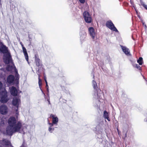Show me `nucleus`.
I'll list each match as a JSON object with an SVG mask.
<instances>
[{"label": "nucleus", "instance_id": "f257e3e1", "mask_svg": "<svg viewBox=\"0 0 147 147\" xmlns=\"http://www.w3.org/2000/svg\"><path fill=\"white\" fill-rule=\"evenodd\" d=\"M8 123V126L7 127L6 132L4 134L9 136H11L16 132H18L24 134V131L26 129L27 126H24L20 121H18L17 123V120L14 117H11L9 119Z\"/></svg>", "mask_w": 147, "mask_h": 147}, {"label": "nucleus", "instance_id": "f03ea898", "mask_svg": "<svg viewBox=\"0 0 147 147\" xmlns=\"http://www.w3.org/2000/svg\"><path fill=\"white\" fill-rule=\"evenodd\" d=\"M93 80L92 81V85L93 88L94 89V93L93 96L94 98H97L98 99V101L101 102H104V100L102 98L101 96L102 94L100 90L97 89V83L94 79V75H93Z\"/></svg>", "mask_w": 147, "mask_h": 147}, {"label": "nucleus", "instance_id": "7ed1b4c3", "mask_svg": "<svg viewBox=\"0 0 147 147\" xmlns=\"http://www.w3.org/2000/svg\"><path fill=\"white\" fill-rule=\"evenodd\" d=\"M0 52L5 53L3 57L4 61L6 64L9 63L11 60V57L7 48L4 45H2L0 48Z\"/></svg>", "mask_w": 147, "mask_h": 147}, {"label": "nucleus", "instance_id": "20e7f679", "mask_svg": "<svg viewBox=\"0 0 147 147\" xmlns=\"http://www.w3.org/2000/svg\"><path fill=\"white\" fill-rule=\"evenodd\" d=\"M2 83L0 82V101L3 103L7 102L9 100L7 96V92L5 89L2 88Z\"/></svg>", "mask_w": 147, "mask_h": 147}, {"label": "nucleus", "instance_id": "39448f33", "mask_svg": "<svg viewBox=\"0 0 147 147\" xmlns=\"http://www.w3.org/2000/svg\"><path fill=\"white\" fill-rule=\"evenodd\" d=\"M89 33L93 40L97 39V30L92 27H90L88 28Z\"/></svg>", "mask_w": 147, "mask_h": 147}, {"label": "nucleus", "instance_id": "423d86ee", "mask_svg": "<svg viewBox=\"0 0 147 147\" xmlns=\"http://www.w3.org/2000/svg\"><path fill=\"white\" fill-rule=\"evenodd\" d=\"M20 103V99L18 97H15L13 98L12 101V104L13 105L16 107V109L15 110V113L17 115L18 114V109Z\"/></svg>", "mask_w": 147, "mask_h": 147}, {"label": "nucleus", "instance_id": "0eeeda50", "mask_svg": "<svg viewBox=\"0 0 147 147\" xmlns=\"http://www.w3.org/2000/svg\"><path fill=\"white\" fill-rule=\"evenodd\" d=\"M8 112L7 107L5 105H2L0 106V113L3 115L7 114Z\"/></svg>", "mask_w": 147, "mask_h": 147}, {"label": "nucleus", "instance_id": "6e6552de", "mask_svg": "<svg viewBox=\"0 0 147 147\" xmlns=\"http://www.w3.org/2000/svg\"><path fill=\"white\" fill-rule=\"evenodd\" d=\"M83 16L85 21L87 23H90L91 22L92 19L89 13L86 11L83 13Z\"/></svg>", "mask_w": 147, "mask_h": 147}, {"label": "nucleus", "instance_id": "1a4fd4ad", "mask_svg": "<svg viewBox=\"0 0 147 147\" xmlns=\"http://www.w3.org/2000/svg\"><path fill=\"white\" fill-rule=\"evenodd\" d=\"M107 26L112 30L117 32L118 30L111 21H108L106 23Z\"/></svg>", "mask_w": 147, "mask_h": 147}, {"label": "nucleus", "instance_id": "9d476101", "mask_svg": "<svg viewBox=\"0 0 147 147\" xmlns=\"http://www.w3.org/2000/svg\"><path fill=\"white\" fill-rule=\"evenodd\" d=\"M50 117L52 118V123H51L53 125H57L59 121L57 116L55 115L51 114Z\"/></svg>", "mask_w": 147, "mask_h": 147}, {"label": "nucleus", "instance_id": "9b49d317", "mask_svg": "<svg viewBox=\"0 0 147 147\" xmlns=\"http://www.w3.org/2000/svg\"><path fill=\"white\" fill-rule=\"evenodd\" d=\"M7 82L9 84H13L16 83L15 80H14V77L12 75L9 76L7 78Z\"/></svg>", "mask_w": 147, "mask_h": 147}, {"label": "nucleus", "instance_id": "f8f14e48", "mask_svg": "<svg viewBox=\"0 0 147 147\" xmlns=\"http://www.w3.org/2000/svg\"><path fill=\"white\" fill-rule=\"evenodd\" d=\"M121 47L123 53L127 55H130V51L129 49L126 47L121 45Z\"/></svg>", "mask_w": 147, "mask_h": 147}, {"label": "nucleus", "instance_id": "ddd939ff", "mask_svg": "<svg viewBox=\"0 0 147 147\" xmlns=\"http://www.w3.org/2000/svg\"><path fill=\"white\" fill-rule=\"evenodd\" d=\"M20 44H21L22 47L23 51L24 53L25 59L26 61L28 62V55L27 52L26 50V49L25 48V47H24V45L21 42H20Z\"/></svg>", "mask_w": 147, "mask_h": 147}, {"label": "nucleus", "instance_id": "4468645a", "mask_svg": "<svg viewBox=\"0 0 147 147\" xmlns=\"http://www.w3.org/2000/svg\"><path fill=\"white\" fill-rule=\"evenodd\" d=\"M11 94L13 96H16L17 94L18 91L16 88L13 86L10 88Z\"/></svg>", "mask_w": 147, "mask_h": 147}, {"label": "nucleus", "instance_id": "2eb2a0df", "mask_svg": "<svg viewBox=\"0 0 147 147\" xmlns=\"http://www.w3.org/2000/svg\"><path fill=\"white\" fill-rule=\"evenodd\" d=\"M80 39L83 40L86 37V33L84 30H82L80 32Z\"/></svg>", "mask_w": 147, "mask_h": 147}, {"label": "nucleus", "instance_id": "dca6fc26", "mask_svg": "<svg viewBox=\"0 0 147 147\" xmlns=\"http://www.w3.org/2000/svg\"><path fill=\"white\" fill-rule=\"evenodd\" d=\"M49 125L48 131L51 133H52L54 130V128L53 127V124L48 122Z\"/></svg>", "mask_w": 147, "mask_h": 147}, {"label": "nucleus", "instance_id": "f3484780", "mask_svg": "<svg viewBox=\"0 0 147 147\" xmlns=\"http://www.w3.org/2000/svg\"><path fill=\"white\" fill-rule=\"evenodd\" d=\"M103 116L105 119H107L108 121H110L109 118L108 113L106 111H104Z\"/></svg>", "mask_w": 147, "mask_h": 147}, {"label": "nucleus", "instance_id": "a211bd4d", "mask_svg": "<svg viewBox=\"0 0 147 147\" xmlns=\"http://www.w3.org/2000/svg\"><path fill=\"white\" fill-rule=\"evenodd\" d=\"M3 143L6 145H9L10 144V142L6 140H3Z\"/></svg>", "mask_w": 147, "mask_h": 147}, {"label": "nucleus", "instance_id": "6ab92c4d", "mask_svg": "<svg viewBox=\"0 0 147 147\" xmlns=\"http://www.w3.org/2000/svg\"><path fill=\"white\" fill-rule=\"evenodd\" d=\"M15 72L16 73L15 76L16 79H15V81H16V83H18V80H19V74L16 70L15 71Z\"/></svg>", "mask_w": 147, "mask_h": 147}, {"label": "nucleus", "instance_id": "aec40b11", "mask_svg": "<svg viewBox=\"0 0 147 147\" xmlns=\"http://www.w3.org/2000/svg\"><path fill=\"white\" fill-rule=\"evenodd\" d=\"M137 62L139 63L140 65H142L143 63L142 58L141 57H140L139 59L137 60Z\"/></svg>", "mask_w": 147, "mask_h": 147}, {"label": "nucleus", "instance_id": "412c9836", "mask_svg": "<svg viewBox=\"0 0 147 147\" xmlns=\"http://www.w3.org/2000/svg\"><path fill=\"white\" fill-rule=\"evenodd\" d=\"M35 61L36 65L38 66H39L40 64V59L37 58H35Z\"/></svg>", "mask_w": 147, "mask_h": 147}, {"label": "nucleus", "instance_id": "4be33fe9", "mask_svg": "<svg viewBox=\"0 0 147 147\" xmlns=\"http://www.w3.org/2000/svg\"><path fill=\"white\" fill-rule=\"evenodd\" d=\"M38 84H39V86L40 88V89L41 90L42 92L43 93V91H42V90L41 89V85L42 84V80H41L40 79H39V80H38Z\"/></svg>", "mask_w": 147, "mask_h": 147}, {"label": "nucleus", "instance_id": "5701e85b", "mask_svg": "<svg viewBox=\"0 0 147 147\" xmlns=\"http://www.w3.org/2000/svg\"><path fill=\"white\" fill-rule=\"evenodd\" d=\"M141 4L147 10V5H146L144 2H141Z\"/></svg>", "mask_w": 147, "mask_h": 147}, {"label": "nucleus", "instance_id": "b1692460", "mask_svg": "<svg viewBox=\"0 0 147 147\" xmlns=\"http://www.w3.org/2000/svg\"><path fill=\"white\" fill-rule=\"evenodd\" d=\"M12 68L11 67H10L9 66H7L6 68V69L8 71H10L11 70Z\"/></svg>", "mask_w": 147, "mask_h": 147}, {"label": "nucleus", "instance_id": "393cba45", "mask_svg": "<svg viewBox=\"0 0 147 147\" xmlns=\"http://www.w3.org/2000/svg\"><path fill=\"white\" fill-rule=\"evenodd\" d=\"M5 122H6L5 121H1V123H0V127L1 126H3L4 125Z\"/></svg>", "mask_w": 147, "mask_h": 147}, {"label": "nucleus", "instance_id": "a878e982", "mask_svg": "<svg viewBox=\"0 0 147 147\" xmlns=\"http://www.w3.org/2000/svg\"><path fill=\"white\" fill-rule=\"evenodd\" d=\"M135 67L139 69H140L141 68L137 64L135 65Z\"/></svg>", "mask_w": 147, "mask_h": 147}, {"label": "nucleus", "instance_id": "bb28decb", "mask_svg": "<svg viewBox=\"0 0 147 147\" xmlns=\"http://www.w3.org/2000/svg\"><path fill=\"white\" fill-rule=\"evenodd\" d=\"M81 3H84L85 2V0H79Z\"/></svg>", "mask_w": 147, "mask_h": 147}, {"label": "nucleus", "instance_id": "cd10ccee", "mask_svg": "<svg viewBox=\"0 0 147 147\" xmlns=\"http://www.w3.org/2000/svg\"><path fill=\"white\" fill-rule=\"evenodd\" d=\"M44 80H45V82H46V84H47V80H46V78H44Z\"/></svg>", "mask_w": 147, "mask_h": 147}, {"label": "nucleus", "instance_id": "c85d7f7f", "mask_svg": "<svg viewBox=\"0 0 147 147\" xmlns=\"http://www.w3.org/2000/svg\"><path fill=\"white\" fill-rule=\"evenodd\" d=\"M1 71H2L3 72H4V69H1L0 70Z\"/></svg>", "mask_w": 147, "mask_h": 147}, {"label": "nucleus", "instance_id": "c756f323", "mask_svg": "<svg viewBox=\"0 0 147 147\" xmlns=\"http://www.w3.org/2000/svg\"><path fill=\"white\" fill-rule=\"evenodd\" d=\"M47 101L49 102V104H50V101H49V99H47Z\"/></svg>", "mask_w": 147, "mask_h": 147}, {"label": "nucleus", "instance_id": "7c9ffc66", "mask_svg": "<svg viewBox=\"0 0 147 147\" xmlns=\"http://www.w3.org/2000/svg\"><path fill=\"white\" fill-rule=\"evenodd\" d=\"M142 23H143V25L144 26L146 27V24H145V23H144V22H142Z\"/></svg>", "mask_w": 147, "mask_h": 147}, {"label": "nucleus", "instance_id": "2f4dec72", "mask_svg": "<svg viewBox=\"0 0 147 147\" xmlns=\"http://www.w3.org/2000/svg\"><path fill=\"white\" fill-rule=\"evenodd\" d=\"M38 79L39 80V78L40 79V75L39 74H38Z\"/></svg>", "mask_w": 147, "mask_h": 147}, {"label": "nucleus", "instance_id": "473e14b6", "mask_svg": "<svg viewBox=\"0 0 147 147\" xmlns=\"http://www.w3.org/2000/svg\"><path fill=\"white\" fill-rule=\"evenodd\" d=\"M144 121H147V118H145V119H144Z\"/></svg>", "mask_w": 147, "mask_h": 147}, {"label": "nucleus", "instance_id": "72a5a7b5", "mask_svg": "<svg viewBox=\"0 0 147 147\" xmlns=\"http://www.w3.org/2000/svg\"><path fill=\"white\" fill-rule=\"evenodd\" d=\"M2 72H1V73H0V76H1V75L2 74Z\"/></svg>", "mask_w": 147, "mask_h": 147}, {"label": "nucleus", "instance_id": "f704fd0d", "mask_svg": "<svg viewBox=\"0 0 147 147\" xmlns=\"http://www.w3.org/2000/svg\"><path fill=\"white\" fill-rule=\"evenodd\" d=\"M46 86L47 87H48V86L47 85V84H46Z\"/></svg>", "mask_w": 147, "mask_h": 147}, {"label": "nucleus", "instance_id": "c9c22d12", "mask_svg": "<svg viewBox=\"0 0 147 147\" xmlns=\"http://www.w3.org/2000/svg\"><path fill=\"white\" fill-rule=\"evenodd\" d=\"M1 0H0V4H1Z\"/></svg>", "mask_w": 147, "mask_h": 147}, {"label": "nucleus", "instance_id": "e433bc0d", "mask_svg": "<svg viewBox=\"0 0 147 147\" xmlns=\"http://www.w3.org/2000/svg\"><path fill=\"white\" fill-rule=\"evenodd\" d=\"M126 134H125V137H126Z\"/></svg>", "mask_w": 147, "mask_h": 147}, {"label": "nucleus", "instance_id": "4c0bfd02", "mask_svg": "<svg viewBox=\"0 0 147 147\" xmlns=\"http://www.w3.org/2000/svg\"><path fill=\"white\" fill-rule=\"evenodd\" d=\"M136 13H137V11H136Z\"/></svg>", "mask_w": 147, "mask_h": 147}, {"label": "nucleus", "instance_id": "58836bf2", "mask_svg": "<svg viewBox=\"0 0 147 147\" xmlns=\"http://www.w3.org/2000/svg\"><path fill=\"white\" fill-rule=\"evenodd\" d=\"M146 116L147 117V114L146 115Z\"/></svg>", "mask_w": 147, "mask_h": 147}, {"label": "nucleus", "instance_id": "ea45409f", "mask_svg": "<svg viewBox=\"0 0 147 147\" xmlns=\"http://www.w3.org/2000/svg\"><path fill=\"white\" fill-rule=\"evenodd\" d=\"M138 17L140 18V17L139 16H138Z\"/></svg>", "mask_w": 147, "mask_h": 147}]
</instances>
